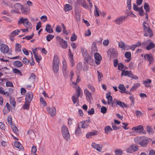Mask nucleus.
Returning <instances> with one entry per match:
<instances>
[{
  "label": "nucleus",
  "instance_id": "obj_6",
  "mask_svg": "<svg viewBox=\"0 0 155 155\" xmlns=\"http://www.w3.org/2000/svg\"><path fill=\"white\" fill-rule=\"evenodd\" d=\"M57 39L60 43V44L62 48L66 49L67 48L68 44L66 41L59 37H57Z\"/></svg>",
  "mask_w": 155,
  "mask_h": 155
},
{
  "label": "nucleus",
  "instance_id": "obj_9",
  "mask_svg": "<svg viewBox=\"0 0 155 155\" xmlns=\"http://www.w3.org/2000/svg\"><path fill=\"white\" fill-rule=\"evenodd\" d=\"M94 56L96 64L97 65L99 64L102 60L101 56L99 53H95Z\"/></svg>",
  "mask_w": 155,
  "mask_h": 155
},
{
  "label": "nucleus",
  "instance_id": "obj_21",
  "mask_svg": "<svg viewBox=\"0 0 155 155\" xmlns=\"http://www.w3.org/2000/svg\"><path fill=\"white\" fill-rule=\"evenodd\" d=\"M82 54L84 58V59L87 62L88 64H89L91 65V64L90 63V61L92 62L93 61V60L87 54V53H85L84 54L82 52Z\"/></svg>",
  "mask_w": 155,
  "mask_h": 155
},
{
  "label": "nucleus",
  "instance_id": "obj_61",
  "mask_svg": "<svg viewBox=\"0 0 155 155\" xmlns=\"http://www.w3.org/2000/svg\"><path fill=\"white\" fill-rule=\"evenodd\" d=\"M118 44L119 47L123 50L125 45L123 41H121L119 42Z\"/></svg>",
  "mask_w": 155,
  "mask_h": 155
},
{
  "label": "nucleus",
  "instance_id": "obj_1",
  "mask_svg": "<svg viewBox=\"0 0 155 155\" xmlns=\"http://www.w3.org/2000/svg\"><path fill=\"white\" fill-rule=\"evenodd\" d=\"M18 24H23L25 27L29 29H31L32 25L31 23L27 18H24L23 17L21 18L18 21Z\"/></svg>",
  "mask_w": 155,
  "mask_h": 155
},
{
  "label": "nucleus",
  "instance_id": "obj_12",
  "mask_svg": "<svg viewBox=\"0 0 155 155\" xmlns=\"http://www.w3.org/2000/svg\"><path fill=\"white\" fill-rule=\"evenodd\" d=\"M148 42L149 44L146 47L147 50H150L154 48L155 44L153 42H151V40L150 39L147 40L146 41L144 42L143 43L144 45H145Z\"/></svg>",
  "mask_w": 155,
  "mask_h": 155
},
{
  "label": "nucleus",
  "instance_id": "obj_17",
  "mask_svg": "<svg viewBox=\"0 0 155 155\" xmlns=\"http://www.w3.org/2000/svg\"><path fill=\"white\" fill-rule=\"evenodd\" d=\"M145 59L147 60L149 62V64H151L153 62L154 58L153 56L149 54H146L144 57Z\"/></svg>",
  "mask_w": 155,
  "mask_h": 155
},
{
  "label": "nucleus",
  "instance_id": "obj_30",
  "mask_svg": "<svg viewBox=\"0 0 155 155\" xmlns=\"http://www.w3.org/2000/svg\"><path fill=\"white\" fill-rule=\"evenodd\" d=\"M45 31L48 33H51L53 31L52 29L51 28V25L49 24H47L46 25Z\"/></svg>",
  "mask_w": 155,
  "mask_h": 155
},
{
  "label": "nucleus",
  "instance_id": "obj_26",
  "mask_svg": "<svg viewBox=\"0 0 155 155\" xmlns=\"http://www.w3.org/2000/svg\"><path fill=\"white\" fill-rule=\"evenodd\" d=\"M91 53L97 51V43L96 42H93L92 44Z\"/></svg>",
  "mask_w": 155,
  "mask_h": 155
},
{
  "label": "nucleus",
  "instance_id": "obj_55",
  "mask_svg": "<svg viewBox=\"0 0 155 155\" xmlns=\"http://www.w3.org/2000/svg\"><path fill=\"white\" fill-rule=\"evenodd\" d=\"M114 152L115 155H121L123 153V151L121 149L116 150Z\"/></svg>",
  "mask_w": 155,
  "mask_h": 155
},
{
  "label": "nucleus",
  "instance_id": "obj_15",
  "mask_svg": "<svg viewBox=\"0 0 155 155\" xmlns=\"http://www.w3.org/2000/svg\"><path fill=\"white\" fill-rule=\"evenodd\" d=\"M20 32V30H15L10 33L9 37L10 40L13 41L14 40V37L18 35Z\"/></svg>",
  "mask_w": 155,
  "mask_h": 155
},
{
  "label": "nucleus",
  "instance_id": "obj_52",
  "mask_svg": "<svg viewBox=\"0 0 155 155\" xmlns=\"http://www.w3.org/2000/svg\"><path fill=\"white\" fill-rule=\"evenodd\" d=\"M97 73L98 81L99 82H100L102 80V78L103 77V75L102 74L98 71H97Z\"/></svg>",
  "mask_w": 155,
  "mask_h": 155
},
{
  "label": "nucleus",
  "instance_id": "obj_37",
  "mask_svg": "<svg viewBox=\"0 0 155 155\" xmlns=\"http://www.w3.org/2000/svg\"><path fill=\"white\" fill-rule=\"evenodd\" d=\"M95 10L94 11V15L95 16H99L100 15V10L97 7L94 5Z\"/></svg>",
  "mask_w": 155,
  "mask_h": 155
},
{
  "label": "nucleus",
  "instance_id": "obj_31",
  "mask_svg": "<svg viewBox=\"0 0 155 155\" xmlns=\"http://www.w3.org/2000/svg\"><path fill=\"white\" fill-rule=\"evenodd\" d=\"M143 31L148 29L150 28V26L147 22L146 21H144L143 23Z\"/></svg>",
  "mask_w": 155,
  "mask_h": 155
},
{
  "label": "nucleus",
  "instance_id": "obj_35",
  "mask_svg": "<svg viewBox=\"0 0 155 155\" xmlns=\"http://www.w3.org/2000/svg\"><path fill=\"white\" fill-rule=\"evenodd\" d=\"M13 64L15 66L18 68L21 67L23 65L22 63L19 61H14Z\"/></svg>",
  "mask_w": 155,
  "mask_h": 155
},
{
  "label": "nucleus",
  "instance_id": "obj_8",
  "mask_svg": "<svg viewBox=\"0 0 155 155\" xmlns=\"http://www.w3.org/2000/svg\"><path fill=\"white\" fill-rule=\"evenodd\" d=\"M132 130L135 131L137 133L140 134L143 133L144 134L145 132H144V133L143 132L144 129L143 126L142 125H140L137 126L133 127Z\"/></svg>",
  "mask_w": 155,
  "mask_h": 155
},
{
  "label": "nucleus",
  "instance_id": "obj_32",
  "mask_svg": "<svg viewBox=\"0 0 155 155\" xmlns=\"http://www.w3.org/2000/svg\"><path fill=\"white\" fill-rule=\"evenodd\" d=\"M151 80L150 79H147L146 81H143V84L147 87H148L150 86V84L151 83Z\"/></svg>",
  "mask_w": 155,
  "mask_h": 155
},
{
  "label": "nucleus",
  "instance_id": "obj_23",
  "mask_svg": "<svg viewBox=\"0 0 155 155\" xmlns=\"http://www.w3.org/2000/svg\"><path fill=\"white\" fill-rule=\"evenodd\" d=\"M76 95L80 97H82L83 95V91L82 90L79 86H78L76 89Z\"/></svg>",
  "mask_w": 155,
  "mask_h": 155
},
{
  "label": "nucleus",
  "instance_id": "obj_58",
  "mask_svg": "<svg viewBox=\"0 0 155 155\" xmlns=\"http://www.w3.org/2000/svg\"><path fill=\"white\" fill-rule=\"evenodd\" d=\"M77 38V36L75 35L74 33L72 34V36L71 38V41H74L76 40Z\"/></svg>",
  "mask_w": 155,
  "mask_h": 155
},
{
  "label": "nucleus",
  "instance_id": "obj_4",
  "mask_svg": "<svg viewBox=\"0 0 155 155\" xmlns=\"http://www.w3.org/2000/svg\"><path fill=\"white\" fill-rule=\"evenodd\" d=\"M2 5L4 6H8L11 7H13L14 6L15 9L18 10L21 9L22 7V5L19 3H16L14 5L12 3L9 2H5V1L3 2Z\"/></svg>",
  "mask_w": 155,
  "mask_h": 155
},
{
  "label": "nucleus",
  "instance_id": "obj_60",
  "mask_svg": "<svg viewBox=\"0 0 155 155\" xmlns=\"http://www.w3.org/2000/svg\"><path fill=\"white\" fill-rule=\"evenodd\" d=\"M82 68V64L81 63H79L78 64L77 67V71H80Z\"/></svg>",
  "mask_w": 155,
  "mask_h": 155
},
{
  "label": "nucleus",
  "instance_id": "obj_2",
  "mask_svg": "<svg viewBox=\"0 0 155 155\" xmlns=\"http://www.w3.org/2000/svg\"><path fill=\"white\" fill-rule=\"evenodd\" d=\"M61 132L64 138L66 141H68L70 138V134L68 128L65 125H63L61 128Z\"/></svg>",
  "mask_w": 155,
  "mask_h": 155
},
{
  "label": "nucleus",
  "instance_id": "obj_22",
  "mask_svg": "<svg viewBox=\"0 0 155 155\" xmlns=\"http://www.w3.org/2000/svg\"><path fill=\"white\" fill-rule=\"evenodd\" d=\"M60 60L58 56L57 55H54L53 58L52 65H59Z\"/></svg>",
  "mask_w": 155,
  "mask_h": 155
},
{
  "label": "nucleus",
  "instance_id": "obj_54",
  "mask_svg": "<svg viewBox=\"0 0 155 155\" xmlns=\"http://www.w3.org/2000/svg\"><path fill=\"white\" fill-rule=\"evenodd\" d=\"M12 129L14 132L16 134H18V130L16 126L15 125H13L12 126Z\"/></svg>",
  "mask_w": 155,
  "mask_h": 155
},
{
  "label": "nucleus",
  "instance_id": "obj_33",
  "mask_svg": "<svg viewBox=\"0 0 155 155\" xmlns=\"http://www.w3.org/2000/svg\"><path fill=\"white\" fill-rule=\"evenodd\" d=\"M140 84L139 83H136L134 84V85L130 89V91H133L136 90L137 88L140 87Z\"/></svg>",
  "mask_w": 155,
  "mask_h": 155
},
{
  "label": "nucleus",
  "instance_id": "obj_39",
  "mask_svg": "<svg viewBox=\"0 0 155 155\" xmlns=\"http://www.w3.org/2000/svg\"><path fill=\"white\" fill-rule=\"evenodd\" d=\"M37 147L35 146H33L31 149V155H37L36 153Z\"/></svg>",
  "mask_w": 155,
  "mask_h": 155
},
{
  "label": "nucleus",
  "instance_id": "obj_5",
  "mask_svg": "<svg viewBox=\"0 0 155 155\" xmlns=\"http://www.w3.org/2000/svg\"><path fill=\"white\" fill-rule=\"evenodd\" d=\"M0 50L2 53L5 54L8 52L9 48L7 45L5 44H0Z\"/></svg>",
  "mask_w": 155,
  "mask_h": 155
},
{
  "label": "nucleus",
  "instance_id": "obj_43",
  "mask_svg": "<svg viewBox=\"0 0 155 155\" xmlns=\"http://www.w3.org/2000/svg\"><path fill=\"white\" fill-rule=\"evenodd\" d=\"M112 130L113 129L110 126H106L104 128L105 132L107 134L110 133Z\"/></svg>",
  "mask_w": 155,
  "mask_h": 155
},
{
  "label": "nucleus",
  "instance_id": "obj_11",
  "mask_svg": "<svg viewBox=\"0 0 155 155\" xmlns=\"http://www.w3.org/2000/svg\"><path fill=\"white\" fill-rule=\"evenodd\" d=\"M148 143V138L144 137H142V138L139 145L142 147H146Z\"/></svg>",
  "mask_w": 155,
  "mask_h": 155
},
{
  "label": "nucleus",
  "instance_id": "obj_46",
  "mask_svg": "<svg viewBox=\"0 0 155 155\" xmlns=\"http://www.w3.org/2000/svg\"><path fill=\"white\" fill-rule=\"evenodd\" d=\"M137 11L138 12V14L139 15L141 16H143L144 11L142 6L140 7Z\"/></svg>",
  "mask_w": 155,
  "mask_h": 155
},
{
  "label": "nucleus",
  "instance_id": "obj_64",
  "mask_svg": "<svg viewBox=\"0 0 155 155\" xmlns=\"http://www.w3.org/2000/svg\"><path fill=\"white\" fill-rule=\"evenodd\" d=\"M131 53L130 52H127L125 54V57L126 58H131Z\"/></svg>",
  "mask_w": 155,
  "mask_h": 155
},
{
  "label": "nucleus",
  "instance_id": "obj_16",
  "mask_svg": "<svg viewBox=\"0 0 155 155\" xmlns=\"http://www.w3.org/2000/svg\"><path fill=\"white\" fill-rule=\"evenodd\" d=\"M68 52L69 53L68 54L69 59L70 62L71 64V66L73 67L74 65V62L73 59V54L71 53V51L70 49L68 50Z\"/></svg>",
  "mask_w": 155,
  "mask_h": 155
},
{
  "label": "nucleus",
  "instance_id": "obj_13",
  "mask_svg": "<svg viewBox=\"0 0 155 155\" xmlns=\"http://www.w3.org/2000/svg\"><path fill=\"white\" fill-rule=\"evenodd\" d=\"M33 97V94L32 92H28L26 95L25 100L28 103H30Z\"/></svg>",
  "mask_w": 155,
  "mask_h": 155
},
{
  "label": "nucleus",
  "instance_id": "obj_45",
  "mask_svg": "<svg viewBox=\"0 0 155 155\" xmlns=\"http://www.w3.org/2000/svg\"><path fill=\"white\" fill-rule=\"evenodd\" d=\"M59 68V65H52V69L54 72L57 73L58 71Z\"/></svg>",
  "mask_w": 155,
  "mask_h": 155
},
{
  "label": "nucleus",
  "instance_id": "obj_42",
  "mask_svg": "<svg viewBox=\"0 0 155 155\" xmlns=\"http://www.w3.org/2000/svg\"><path fill=\"white\" fill-rule=\"evenodd\" d=\"M14 146L16 148L20 149H22L23 148V146L21 145V143L18 142H15L14 143Z\"/></svg>",
  "mask_w": 155,
  "mask_h": 155
},
{
  "label": "nucleus",
  "instance_id": "obj_49",
  "mask_svg": "<svg viewBox=\"0 0 155 155\" xmlns=\"http://www.w3.org/2000/svg\"><path fill=\"white\" fill-rule=\"evenodd\" d=\"M144 8L146 12H150V8L147 3H144Z\"/></svg>",
  "mask_w": 155,
  "mask_h": 155
},
{
  "label": "nucleus",
  "instance_id": "obj_47",
  "mask_svg": "<svg viewBox=\"0 0 155 155\" xmlns=\"http://www.w3.org/2000/svg\"><path fill=\"white\" fill-rule=\"evenodd\" d=\"M13 72L15 74L20 76L22 75V74L20 71L16 68H13Z\"/></svg>",
  "mask_w": 155,
  "mask_h": 155
},
{
  "label": "nucleus",
  "instance_id": "obj_51",
  "mask_svg": "<svg viewBox=\"0 0 155 155\" xmlns=\"http://www.w3.org/2000/svg\"><path fill=\"white\" fill-rule=\"evenodd\" d=\"M9 102L12 105L13 107H15L16 102L15 99L14 98H10L9 99Z\"/></svg>",
  "mask_w": 155,
  "mask_h": 155
},
{
  "label": "nucleus",
  "instance_id": "obj_3",
  "mask_svg": "<svg viewBox=\"0 0 155 155\" xmlns=\"http://www.w3.org/2000/svg\"><path fill=\"white\" fill-rule=\"evenodd\" d=\"M107 54L110 58L114 59L116 58L118 55V53L117 50L113 48H110L107 51Z\"/></svg>",
  "mask_w": 155,
  "mask_h": 155
},
{
  "label": "nucleus",
  "instance_id": "obj_44",
  "mask_svg": "<svg viewBox=\"0 0 155 155\" xmlns=\"http://www.w3.org/2000/svg\"><path fill=\"white\" fill-rule=\"evenodd\" d=\"M21 45L18 43H17L15 45V51L16 52L21 51Z\"/></svg>",
  "mask_w": 155,
  "mask_h": 155
},
{
  "label": "nucleus",
  "instance_id": "obj_28",
  "mask_svg": "<svg viewBox=\"0 0 155 155\" xmlns=\"http://www.w3.org/2000/svg\"><path fill=\"white\" fill-rule=\"evenodd\" d=\"M79 97L77 96L76 94H74L72 97V100L74 104L76 103H79Z\"/></svg>",
  "mask_w": 155,
  "mask_h": 155
},
{
  "label": "nucleus",
  "instance_id": "obj_19",
  "mask_svg": "<svg viewBox=\"0 0 155 155\" xmlns=\"http://www.w3.org/2000/svg\"><path fill=\"white\" fill-rule=\"evenodd\" d=\"M11 109L8 103H7L4 108L3 112L4 115H6L9 113Z\"/></svg>",
  "mask_w": 155,
  "mask_h": 155
},
{
  "label": "nucleus",
  "instance_id": "obj_48",
  "mask_svg": "<svg viewBox=\"0 0 155 155\" xmlns=\"http://www.w3.org/2000/svg\"><path fill=\"white\" fill-rule=\"evenodd\" d=\"M80 124H81V127L82 128H87L88 127V125L86 124L85 122L84 121H81Z\"/></svg>",
  "mask_w": 155,
  "mask_h": 155
},
{
  "label": "nucleus",
  "instance_id": "obj_56",
  "mask_svg": "<svg viewBox=\"0 0 155 155\" xmlns=\"http://www.w3.org/2000/svg\"><path fill=\"white\" fill-rule=\"evenodd\" d=\"M54 37V36L51 34L48 35L46 37V40L48 41H50Z\"/></svg>",
  "mask_w": 155,
  "mask_h": 155
},
{
  "label": "nucleus",
  "instance_id": "obj_20",
  "mask_svg": "<svg viewBox=\"0 0 155 155\" xmlns=\"http://www.w3.org/2000/svg\"><path fill=\"white\" fill-rule=\"evenodd\" d=\"M91 146L93 148L96 150L98 152H101L102 148V146H101L98 144L95 143H92L91 144Z\"/></svg>",
  "mask_w": 155,
  "mask_h": 155
},
{
  "label": "nucleus",
  "instance_id": "obj_63",
  "mask_svg": "<svg viewBox=\"0 0 155 155\" xmlns=\"http://www.w3.org/2000/svg\"><path fill=\"white\" fill-rule=\"evenodd\" d=\"M107 111V108H106V107L104 106H102L101 108V112L104 114H105Z\"/></svg>",
  "mask_w": 155,
  "mask_h": 155
},
{
  "label": "nucleus",
  "instance_id": "obj_50",
  "mask_svg": "<svg viewBox=\"0 0 155 155\" xmlns=\"http://www.w3.org/2000/svg\"><path fill=\"white\" fill-rule=\"evenodd\" d=\"M119 89L120 90V92H125L126 88L124 85L123 84H120L118 86Z\"/></svg>",
  "mask_w": 155,
  "mask_h": 155
},
{
  "label": "nucleus",
  "instance_id": "obj_24",
  "mask_svg": "<svg viewBox=\"0 0 155 155\" xmlns=\"http://www.w3.org/2000/svg\"><path fill=\"white\" fill-rule=\"evenodd\" d=\"M132 73L130 71L123 70L121 72V75L127 76L130 78L131 77Z\"/></svg>",
  "mask_w": 155,
  "mask_h": 155
},
{
  "label": "nucleus",
  "instance_id": "obj_62",
  "mask_svg": "<svg viewBox=\"0 0 155 155\" xmlns=\"http://www.w3.org/2000/svg\"><path fill=\"white\" fill-rule=\"evenodd\" d=\"M40 102L42 104H43L44 106H46L47 105L46 101L43 97H40Z\"/></svg>",
  "mask_w": 155,
  "mask_h": 155
},
{
  "label": "nucleus",
  "instance_id": "obj_18",
  "mask_svg": "<svg viewBox=\"0 0 155 155\" xmlns=\"http://www.w3.org/2000/svg\"><path fill=\"white\" fill-rule=\"evenodd\" d=\"M47 110L51 116H54L56 114V109L54 107L52 108L48 107L47 108Z\"/></svg>",
  "mask_w": 155,
  "mask_h": 155
},
{
  "label": "nucleus",
  "instance_id": "obj_25",
  "mask_svg": "<svg viewBox=\"0 0 155 155\" xmlns=\"http://www.w3.org/2000/svg\"><path fill=\"white\" fill-rule=\"evenodd\" d=\"M106 97L108 100L107 104L109 105L111 104L113 101V98L110 95V92H109L106 94Z\"/></svg>",
  "mask_w": 155,
  "mask_h": 155
},
{
  "label": "nucleus",
  "instance_id": "obj_59",
  "mask_svg": "<svg viewBox=\"0 0 155 155\" xmlns=\"http://www.w3.org/2000/svg\"><path fill=\"white\" fill-rule=\"evenodd\" d=\"M135 113L137 117H140L143 114V113L140 111L139 110H136Z\"/></svg>",
  "mask_w": 155,
  "mask_h": 155
},
{
  "label": "nucleus",
  "instance_id": "obj_40",
  "mask_svg": "<svg viewBox=\"0 0 155 155\" xmlns=\"http://www.w3.org/2000/svg\"><path fill=\"white\" fill-rule=\"evenodd\" d=\"M142 138V137L137 136L135 137L134 139V142L137 144H140Z\"/></svg>",
  "mask_w": 155,
  "mask_h": 155
},
{
  "label": "nucleus",
  "instance_id": "obj_7",
  "mask_svg": "<svg viewBox=\"0 0 155 155\" xmlns=\"http://www.w3.org/2000/svg\"><path fill=\"white\" fill-rule=\"evenodd\" d=\"M138 146L136 144H133L126 149V151L128 153H132L138 150Z\"/></svg>",
  "mask_w": 155,
  "mask_h": 155
},
{
  "label": "nucleus",
  "instance_id": "obj_29",
  "mask_svg": "<svg viewBox=\"0 0 155 155\" xmlns=\"http://www.w3.org/2000/svg\"><path fill=\"white\" fill-rule=\"evenodd\" d=\"M21 9L22 13L25 15H26L27 14L29 11V9L28 7H23V6L21 8Z\"/></svg>",
  "mask_w": 155,
  "mask_h": 155
},
{
  "label": "nucleus",
  "instance_id": "obj_34",
  "mask_svg": "<svg viewBox=\"0 0 155 155\" xmlns=\"http://www.w3.org/2000/svg\"><path fill=\"white\" fill-rule=\"evenodd\" d=\"M72 9V6L68 4H66L64 8V10L65 12L69 11Z\"/></svg>",
  "mask_w": 155,
  "mask_h": 155
},
{
  "label": "nucleus",
  "instance_id": "obj_38",
  "mask_svg": "<svg viewBox=\"0 0 155 155\" xmlns=\"http://www.w3.org/2000/svg\"><path fill=\"white\" fill-rule=\"evenodd\" d=\"M63 67L62 71L64 75H65L66 73V70L67 69V64L65 61H63L62 62Z\"/></svg>",
  "mask_w": 155,
  "mask_h": 155
},
{
  "label": "nucleus",
  "instance_id": "obj_10",
  "mask_svg": "<svg viewBox=\"0 0 155 155\" xmlns=\"http://www.w3.org/2000/svg\"><path fill=\"white\" fill-rule=\"evenodd\" d=\"M127 16L125 15L120 16L115 20L114 21L117 25H120L125 20Z\"/></svg>",
  "mask_w": 155,
  "mask_h": 155
},
{
  "label": "nucleus",
  "instance_id": "obj_36",
  "mask_svg": "<svg viewBox=\"0 0 155 155\" xmlns=\"http://www.w3.org/2000/svg\"><path fill=\"white\" fill-rule=\"evenodd\" d=\"M75 133L77 136H79L81 134V130L79 125L78 126L77 128L76 129Z\"/></svg>",
  "mask_w": 155,
  "mask_h": 155
},
{
  "label": "nucleus",
  "instance_id": "obj_14",
  "mask_svg": "<svg viewBox=\"0 0 155 155\" xmlns=\"http://www.w3.org/2000/svg\"><path fill=\"white\" fill-rule=\"evenodd\" d=\"M144 35L146 37L149 36L150 37H152L153 36V34L152 30L151 28L143 31Z\"/></svg>",
  "mask_w": 155,
  "mask_h": 155
},
{
  "label": "nucleus",
  "instance_id": "obj_53",
  "mask_svg": "<svg viewBox=\"0 0 155 155\" xmlns=\"http://www.w3.org/2000/svg\"><path fill=\"white\" fill-rule=\"evenodd\" d=\"M81 2H80L81 4V5L84 8L86 9H87L88 8V5L86 3V2H85V1H81Z\"/></svg>",
  "mask_w": 155,
  "mask_h": 155
},
{
  "label": "nucleus",
  "instance_id": "obj_27",
  "mask_svg": "<svg viewBox=\"0 0 155 155\" xmlns=\"http://www.w3.org/2000/svg\"><path fill=\"white\" fill-rule=\"evenodd\" d=\"M84 92L87 98L90 99L91 97V94L89 91L87 89H85L84 90Z\"/></svg>",
  "mask_w": 155,
  "mask_h": 155
},
{
  "label": "nucleus",
  "instance_id": "obj_41",
  "mask_svg": "<svg viewBox=\"0 0 155 155\" xmlns=\"http://www.w3.org/2000/svg\"><path fill=\"white\" fill-rule=\"evenodd\" d=\"M117 105L122 108L127 107H128V106L127 105L125 104L124 102H122L120 100H119L118 103Z\"/></svg>",
  "mask_w": 155,
  "mask_h": 155
},
{
  "label": "nucleus",
  "instance_id": "obj_57",
  "mask_svg": "<svg viewBox=\"0 0 155 155\" xmlns=\"http://www.w3.org/2000/svg\"><path fill=\"white\" fill-rule=\"evenodd\" d=\"M30 106L29 103H25L23 106V108L24 110H28Z\"/></svg>",
  "mask_w": 155,
  "mask_h": 155
}]
</instances>
